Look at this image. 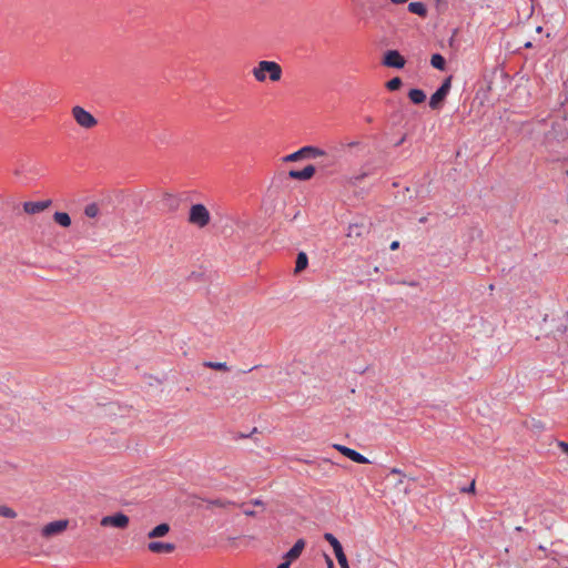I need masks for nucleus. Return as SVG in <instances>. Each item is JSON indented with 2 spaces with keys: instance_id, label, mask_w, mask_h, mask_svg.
Listing matches in <instances>:
<instances>
[{
  "instance_id": "393cba45",
  "label": "nucleus",
  "mask_w": 568,
  "mask_h": 568,
  "mask_svg": "<svg viewBox=\"0 0 568 568\" xmlns=\"http://www.w3.org/2000/svg\"><path fill=\"white\" fill-rule=\"evenodd\" d=\"M206 503V507L207 508H211V507H227L229 505H231L232 503L230 500H225V499H206L205 500Z\"/></svg>"
},
{
  "instance_id": "423d86ee",
  "label": "nucleus",
  "mask_w": 568,
  "mask_h": 568,
  "mask_svg": "<svg viewBox=\"0 0 568 568\" xmlns=\"http://www.w3.org/2000/svg\"><path fill=\"white\" fill-rule=\"evenodd\" d=\"M325 155V152L315 146H303L298 151L291 153L284 158L285 162L297 161L302 158H318Z\"/></svg>"
},
{
  "instance_id": "aec40b11",
  "label": "nucleus",
  "mask_w": 568,
  "mask_h": 568,
  "mask_svg": "<svg viewBox=\"0 0 568 568\" xmlns=\"http://www.w3.org/2000/svg\"><path fill=\"white\" fill-rule=\"evenodd\" d=\"M408 10L409 12L423 18L427 16L426 6L423 2H410L408 4Z\"/></svg>"
},
{
  "instance_id": "0eeeda50",
  "label": "nucleus",
  "mask_w": 568,
  "mask_h": 568,
  "mask_svg": "<svg viewBox=\"0 0 568 568\" xmlns=\"http://www.w3.org/2000/svg\"><path fill=\"white\" fill-rule=\"evenodd\" d=\"M324 539L333 547L334 554L341 568H349L343 547L337 538L333 534L326 532L324 534Z\"/></svg>"
},
{
  "instance_id": "7c9ffc66",
  "label": "nucleus",
  "mask_w": 568,
  "mask_h": 568,
  "mask_svg": "<svg viewBox=\"0 0 568 568\" xmlns=\"http://www.w3.org/2000/svg\"><path fill=\"white\" fill-rule=\"evenodd\" d=\"M390 475H398V476H404L403 471L398 468H392L390 469Z\"/></svg>"
},
{
  "instance_id": "a211bd4d",
  "label": "nucleus",
  "mask_w": 568,
  "mask_h": 568,
  "mask_svg": "<svg viewBox=\"0 0 568 568\" xmlns=\"http://www.w3.org/2000/svg\"><path fill=\"white\" fill-rule=\"evenodd\" d=\"M162 203L169 211L174 212L178 210L180 201L172 194H165L162 199Z\"/></svg>"
},
{
  "instance_id": "c9c22d12",
  "label": "nucleus",
  "mask_w": 568,
  "mask_h": 568,
  "mask_svg": "<svg viewBox=\"0 0 568 568\" xmlns=\"http://www.w3.org/2000/svg\"><path fill=\"white\" fill-rule=\"evenodd\" d=\"M244 514H245L246 516H250V517L255 516V511H254V510H251V509H245V510H244Z\"/></svg>"
},
{
  "instance_id": "f3484780",
  "label": "nucleus",
  "mask_w": 568,
  "mask_h": 568,
  "mask_svg": "<svg viewBox=\"0 0 568 568\" xmlns=\"http://www.w3.org/2000/svg\"><path fill=\"white\" fill-rule=\"evenodd\" d=\"M170 529L171 528H170L169 524H166V523L160 524L148 532V537L150 539H156V538L164 537L169 534Z\"/></svg>"
},
{
  "instance_id": "9d476101",
  "label": "nucleus",
  "mask_w": 568,
  "mask_h": 568,
  "mask_svg": "<svg viewBox=\"0 0 568 568\" xmlns=\"http://www.w3.org/2000/svg\"><path fill=\"white\" fill-rule=\"evenodd\" d=\"M406 61L397 50H388L383 59V64L388 68H404Z\"/></svg>"
},
{
  "instance_id": "9b49d317",
  "label": "nucleus",
  "mask_w": 568,
  "mask_h": 568,
  "mask_svg": "<svg viewBox=\"0 0 568 568\" xmlns=\"http://www.w3.org/2000/svg\"><path fill=\"white\" fill-rule=\"evenodd\" d=\"M333 448H335L341 454H343L345 457L349 458L351 460H353V462H355L357 464H367V463H369V460L365 456H363L358 452H356V450H354L352 448H348V447H346L344 445L334 444Z\"/></svg>"
},
{
  "instance_id": "6e6552de",
  "label": "nucleus",
  "mask_w": 568,
  "mask_h": 568,
  "mask_svg": "<svg viewBox=\"0 0 568 568\" xmlns=\"http://www.w3.org/2000/svg\"><path fill=\"white\" fill-rule=\"evenodd\" d=\"M129 521H130V519L125 514L118 513L115 515L104 516L101 519L100 524L103 527H115V528L124 529L128 527Z\"/></svg>"
},
{
  "instance_id": "412c9836",
  "label": "nucleus",
  "mask_w": 568,
  "mask_h": 568,
  "mask_svg": "<svg viewBox=\"0 0 568 568\" xmlns=\"http://www.w3.org/2000/svg\"><path fill=\"white\" fill-rule=\"evenodd\" d=\"M308 258L306 253L300 252L297 254L296 264H295V273H300L307 267Z\"/></svg>"
},
{
  "instance_id": "4c0bfd02",
  "label": "nucleus",
  "mask_w": 568,
  "mask_h": 568,
  "mask_svg": "<svg viewBox=\"0 0 568 568\" xmlns=\"http://www.w3.org/2000/svg\"><path fill=\"white\" fill-rule=\"evenodd\" d=\"M365 176H366V173H363L362 175L354 178V180H355V181H352V183H353V184H356V182H357L358 180L364 179Z\"/></svg>"
},
{
  "instance_id": "a19ab883",
  "label": "nucleus",
  "mask_w": 568,
  "mask_h": 568,
  "mask_svg": "<svg viewBox=\"0 0 568 568\" xmlns=\"http://www.w3.org/2000/svg\"><path fill=\"white\" fill-rule=\"evenodd\" d=\"M564 316L568 320V312H566V313L564 314Z\"/></svg>"
},
{
  "instance_id": "c756f323",
  "label": "nucleus",
  "mask_w": 568,
  "mask_h": 568,
  "mask_svg": "<svg viewBox=\"0 0 568 568\" xmlns=\"http://www.w3.org/2000/svg\"><path fill=\"white\" fill-rule=\"evenodd\" d=\"M460 491L474 494L475 493V480H473L467 488H462Z\"/></svg>"
},
{
  "instance_id": "4be33fe9",
  "label": "nucleus",
  "mask_w": 568,
  "mask_h": 568,
  "mask_svg": "<svg viewBox=\"0 0 568 568\" xmlns=\"http://www.w3.org/2000/svg\"><path fill=\"white\" fill-rule=\"evenodd\" d=\"M408 97H409L410 101L415 104H419V103L424 102L426 99L425 93L419 89H412L408 92Z\"/></svg>"
},
{
  "instance_id": "f257e3e1",
  "label": "nucleus",
  "mask_w": 568,
  "mask_h": 568,
  "mask_svg": "<svg viewBox=\"0 0 568 568\" xmlns=\"http://www.w3.org/2000/svg\"><path fill=\"white\" fill-rule=\"evenodd\" d=\"M43 94L44 87L42 84L28 80L18 81L3 93L2 103L16 115L26 116L43 109Z\"/></svg>"
},
{
  "instance_id": "72a5a7b5",
  "label": "nucleus",
  "mask_w": 568,
  "mask_h": 568,
  "mask_svg": "<svg viewBox=\"0 0 568 568\" xmlns=\"http://www.w3.org/2000/svg\"><path fill=\"white\" fill-rule=\"evenodd\" d=\"M326 564L327 568H334V562L328 556H326Z\"/></svg>"
},
{
  "instance_id": "473e14b6",
  "label": "nucleus",
  "mask_w": 568,
  "mask_h": 568,
  "mask_svg": "<svg viewBox=\"0 0 568 568\" xmlns=\"http://www.w3.org/2000/svg\"><path fill=\"white\" fill-rule=\"evenodd\" d=\"M398 246H399V242L398 241H394V242L390 243L389 247H390L392 251H395V250L398 248Z\"/></svg>"
},
{
  "instance_id": "2f4dec72",
  "label": "nucleus",
  "mask_w": 568,
  "mask_h": 568,
  "mask_svg": "<svg viewBox=\"0 0 568 568\" xmlns=\"http://www.w3.org/2000/svg\"><path fill=\"white\" fill-rule=\"evenodd\" d=\"M290 566H291V562L287 561L286 559H284V561L282 564H280L277 566V568H290Z\"/></svg>"
},
{
  "instance_id": "2eb2a0df",
  "label": "nucleus",
  "mask_w": 568,
  "mask_h": 568,
  "mask_svg": "<svg viewBox=\"0 0 568 568\" xmlns=\"http://www.w3.org/2000/svg\"><path fill=\"white\" fill-rule=\"evenodd\" d=\"M304 548L305 541L303 539H298L294 546L285 554L284 559L292 562L301 556Z\"/></svg>"
},
{
  "instance_id": "f03ea898",
  "label": "nucleus",
  "mask_w": 568,
  "mask_h": 568,
  "mask_svg": "<svg viewBox=\"0 0 568 568\" xmlns=\"http://www.w3.org/2000/svg\"><path fill=\"white\" fill-rule=\"evenodd\" d=\"M282 68L275 61L262 60L253 68L252 74L258 82H264L270 79L272 82H277L282 78Z\"/></svg>"
},
{
  "instance_id": "7ed1b4c3",
  "label": "nucleus",
  "mask_w": 568,
  "mask_h": 568,
  "mask_svg": "<svg viewBox=\"0 0 568 568\" xmlns=\"http://www.w3.org/2000/svg\"><path fill=\"white\" fill-rule=\"evenodd\" d=\"M210 212L203 204H193L191 206L189 223L202 229L210 223Z\"/></svg>"
},
{
  "instance_id": "4468645a",
  "label": "nucleus",
  "mask_w": 568,
  "mask_h": 568,
  "mask_svg": "<svg viewBox=\"0 0 568 568\" xmlns=\"http://www.w3.org/2000/svg\"><path fill=\"white\" fill-rule=\"evenodd\" d=\"M315 174V166L314 165H306L303 170H291L288 172V176L294 180H302L306 181L313 178Z\"/></svg>"
},
{
  "instance_id": "ea45409f",
  "label": "nucleus",
  "mask_w": 568,
  "mask_h": 568,
  "mask_svg": "<svg viewBox=\"0 0 568 568\" xmlns=\"http://www.w3.org/2000/svg\"><path fill=\"white\" fill-rule=\"evenodd\" d=\"M257 366L251 367L248 372L254 371Z\"/></svg>"
},
{
  "instance_id": "1a4fd4ad",
  "label": "nucleus",
  "mask_w": 568,
  "mask_h": 568,
  "mask_svg": "<svg viewBox=\"0 0 568 568\" xmlns=\"http://www.w3.org/2000/svg\"><path fill=\"white\" fill-rule=\"evenodd\" d=\"M450 90V78L446 79L436 92L430 97L429 106L434 110L440 106Z\"/></svg>"
},
{
  "instance_id": "bb28decb",
  "label": "nucleus",
  "mask_w": 568,
  "mask_h": 568,
  "mask_svg": "<svg viewBox=\"0 0 568 568\" xmlns=\"http://www.w3.org/2000/svg\"><path fill=\"white\" fill-rule=\"evenodd\" d=\"M0 516L6 518H16L17 513L8 506L0 505Z\"/></svg>"
},
{
  "instance_id": "dca6fc26",
  "label": "nucleus",
  "mask_w": 568,
  "mask_h": 568,
  "mask_svg": "<svg viewBox=\"0 0 568 568\" xmlns=\"http://www.w3.org/2000/svg\"><path fill=\"white\" fill-rule=\"evenodd\" d=\"M366 227L364 224L352 223L347 227L346 236L348 239L357 240L364 236Z\"/></svg>"
},
{
  "instance_id": "cd10ccee",
  "label": "nucleus",
  "mask_w": 568,
  "mask_h": 568,
  "mask_svg": "<svg viewBox=\"0 0 568 568\" xmlns=\"http://www.w3.org/2000/svg\"><path fill=\"white\" fill-rule=\"evenodd\" d=\"M400 85H402V80L398 77L390 79L386 83L387 89L390 91H395V90L399 89Z\"/></svg>"
},
{
  "instance_id": "20e7f679",
  "label": "nucleus",
  "mask_w": 568,
  "mask_h": 568,
  "mask_svg": "<svg viewBox=\"0 0 568 568\" xmlns=\"http://www.w3.org/2000/svg\"><path fill=\"white\" fill-rule=\"evenodd\" d=\"M72 116L78 125L83 129H92L97 126L98 120L84 108L75 105L71 110Z\"/></svg>"
},
{
  "instance_id": "5701e85b",
  "label": "nucleus",
  "mask_w": 568,
  "mask_h": 568,
  "mask_svg": "<svg viewBox=\"0 0 568 568\" xmlns=\"http://www.w3.org/2000/svg\"><path fill=\"white\" fill-rule=\"evenodd\" d=\"M430 64L433 68H435L437 70H444L446 61L442 54L435 53L430 58Z\"/></svg>"
},
{
  "instance_id": "b1692460",
  "label": "nucleus",
  "mask_w": 568,
  "mask_h": 568,
  "mask_svg": "<svg viewBox=\"0 0 568 568\" xmlns=\"http://www.w3.org/2000/svg\"><path fill=\"white\" fill-rule=\"evenodd\" d=\"M203 365L215 371L227 372L230 369L227 364L224 362H204Z\"/></svg>"
},
{
  "instance_id": "f704fd0d",
  "label": "nucleus",
  "mask_w": 568,
  "mask_h": 568,
  "mask_svg": "<svg viewBox=\"0 0 568 568\" xmlns=\"http://www.w3.org/2000/svg\"><path fill=\"white\" fill-rule=\"evenodd\" d=\"M392 3L394 4H404L406 3L408 0H389Z\"/></svg>"
},
{
  "instance_id": "e433bc0d",
  "label": "nucleus",
  "mask_w": 568,
  "mask_h": 568,
  "mask_svg": "<svg viewBox=\"0 0 568 568\" xmlns=\"http://www.w3.org/2000/svg\"><path fill=\"white\" fill-rule=\"evenodd\" d=\"M254 506H262L263 505V501L261 499H253L251 501Z\"/></svg>"
},
{
  "instance_id": "ddd939ff",
  "label": "nucleus",
  "mask_w": 568,
  "mask_h": 568,
  "mask_svg": "<svg viewBox=\"0 0 568 568\" xmlns=\"http://www.w3.org/2000/svg\"><path fill=\"white\" fill-rule=\"evenodd\" d=\"M148 550L153 554H171L175 550V545L163 541H150Z\"/></svg>"
},
{
  "instance_id": "58836bf2",
  "label": "nucleus",
  "mask_w": 568,
  "mask_h": 568,
  "mask_svg": "<svg viewBox=\"0 0 568 568\" xmlns=\"http://www.w3.org/2000/svg\"><path fill=\"white\" fill-rule=\"evenodd\" d=\"M525 47H526V48H530V47H531V43H530V42H527V43L525 44Z\"/></svg>"
},
{
  "instance_id": "39448f33",
  "label": "nucleus",
  "mask_w": 568,
  "mask_h": 568,
  "mask_svg": "<svg viewBox=\"0 0 568 568\" xmlns=\"http://www.w3.org/2000/svg\"><path fill=\"white\" fill-rule=\"evenodd\" d=\"M68 526H69L68 519H60V520L51 521L41 528V536L47 539L52 538L54 536H58V535H61L62 532H64L67 530Z\"/></svg>"
},
{
  "instance_id": "c85d7f7f",
  "label": "nucleus",
  "mask_w": 568,
  "mask_h": 568,
  "mask_svg": "<svg viewBox=\"0 0 568 568\" xmlns=\"http://www.w3.org/2000/svg\"><path fill=\"white\" fill-rule=\"evenodd\" d=\"M557 446L559 447V449H560L564 454H567V455H568V443H566V442H558Z\"/></svg>"
},
{
  "instance_id": "a878e982",
  "label": "nucleus",
  "mask_w": 568,
  "mask_h": 568,
  "mask_svg": "<svg viewBox=\"0 0 568 568\" xmlns=\"http://www.w3.org/2000/svg\"><path fill=\"white\" fill-rule=\"evenodd\" d=\"M84 214L91 219L98 216L99 206L95 203L88 204L84 209Z\"/></svg>"
},
{
  "instance_id": "f8f14e48",
  "label": "nucleus",
  "mask_w": 568,
  "mask_h": 568,
  "mask_svg": "<svg viewBox=\"0 0 568 568\" xmlns=\"http://www.w3.org/2000/svg\"><path fill=\"white\" fill-rule=\"evenodd\" d=\"M52 204L51 200L38 201V202H24L23 211L28 214H37L43 212Z\"/></svg>"
},
{
  "instance_id": "6ab92c4d",
  "label": "nucleus",
  "mask_w": 568,
  "mask_h": 568,
  "mask_svg": "<svg viewBox=\"0 0 568 568\" xmlns=\"http://www.w3.org/2000/svg\"><path fill=\"white\" fill-rule=\"evenodd\" d=\"M53 220L57 224L61 225L62 227H69L71 225V217L65 212H55L53 214Z\"/></svg>"
}]
</instances>
